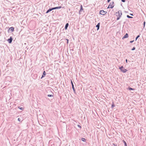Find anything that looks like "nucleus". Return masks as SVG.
Returning <instances> with one entry per match:
<instances>
[{"label": "nucleus", "mask_w": 146, "mask_h": 146, "mask_svg": "<svg viewBox=\"0 0 146 146\" xmlns=\"http://www.w3.org/2000/svg\"><path fill=\"white\" fill-rule=\"evenodd\" d=\"M18 120L19 121H21V119L19 118H18Z\"/></svg>", "instance_id": "obj_24"}, {"label": "nucleus", "mask_w": 146, "mask_h": 146, "mask_svg": "<svg viewBox=\"0 0 146 146\" xmlns=\"http://www.w3.org/2000/svg\"><path fill=\"white\" fill-rule=\"evenodd\" d=\"M135 49V47H133L132 49V50H134Z\"/></svg>", "instance_id": "obj_23"}, {"label": "nucleus", "mask_w": 146, "mask_h": 146, "mask_svg": "<svg viewBox=\"0 0 146 146\" xmlns=\"http://www.w3.org/2000/svg\"><path fill=\"white\" fill-rule=\"evenodd\" d=\"M72 89H73V90L74 91V92H75V89H74V85H73V84H72Z\"/></svg>", "instance_id": "obj_15"}, {"label": "nucleus", "mask_w": 146, "mask_h": 146, "mask_svg": "<svg viewBox=\"0 0 146 146\" xmlns=\"http://www.w3.org/2000/svg\"><path fill=\"white\" fill-rule=\"evenodd\" d=\"M80 7H81V9H80V11L83 10V8L82 6V5H81Z\"/></svg>", "instance_id": "obj_17"}, {"label": "nucleus", "mask_w": 146, "mask_h": 146, "mask_svg": "<svg viewBox=\"0 0 146 146\" xmlns=\"http://www.w3.org/2000/svg\"><path fill=\"white\" fill-rule=\"evenodd\" d=\"M81 139L82 141H84V142L86 141V139L85 138H82Z\"/></svg>", "instance_id": "obj_13"}, {"label": "nucleus", "mask_w": 146, "mask_h": 146, "mask_svg": "<svg viewBox=\"0 0 146 146\" xmlns=\"http://www.w3.org/2000/svg\"><path fill=\"white\" fill-rule=\"evenodd\" d=\"M123 141L124 143L125 146H127V143H126V142L125 141H124V140H123Z\"/></svg>", "instance_id": "obj_14"}, {"label": "nucleus", "mask_w": 146, "mask_h": 146, "mask_svg": "<svg viewBox=\"0 0 146 146\" xmlns=\"http://www.w3.org/2000/svg\"><path fill=\"white\" fill-rule=\"evenodd\" d=\"M48 96L49 97H52L53 96L52 95H48Z\"/></svg>", "instance_id": "obj_16"}, {"label": "nucleus", "mask_w": 146, "mask_h": 146, "mask_svg": "<svg viewBox=\"0 0 146 146\" xmlns=\"http://www.w3.org/2000/svg\"><path fill=\"white\" fill-rule=\"evenodd\" d=\"M13 40V38L12 37H11L9 39H8L7 41L9 43H11Z\"/></svg>", "instance_id": "obj_6"}, {"label": "nucleus", "mask_w": 146, "mask_h": 146, "mask_svg": "<svg viewBox=\"0 0 146 146\" xmlns=\"http://www.w3.org/2000/svg\"><path fill=\"white\" fill-rule=\"evenodd\" d=\"M119 69H120L121 71L123 73H125L127 71V70L125 69L123 66H121V67H119Z\"/></svg>", "instance_id": "obj_3"}, {"label": "nucleus", "mask_w": 146, "mask_h": 146, "mask_svg": "<svg viewBox=\"0 0 146 146\" xmlns=\"http://www.w3.org/2000/svg\"><path fill=\"white\" fill-rule=\"evenodd\" d=\"M19 108L21 110H23V108L20 107H19Z\"/></svg>", "instance_id": "obj_19"}, {"label": "nucleus", "mask_w": 146, "mask_h": 146, "mask_svg": "<svg viewBox=\"0 0 146 146\" xmlns=\"http://www.w3.org/2000/svg\"><path fill=\"white\" fill-rule=\"evenodd\" d=\"M113 4L114 3L113 2H112V3H111L108 6V8H113Z\"/></svg>", "instance_id": "obj_4"}, {"label": "nucleus", "mask_w": 146, "mask_h": 146, "mask_svg": "<svg viewBox=\"0 0 146 146\" xmlns=\"http://www.w3.org/2000/svg\"><path fill=\"white\" fill-rule=\"evenodd\" d=\"M133 41H134V40L131 41H130V43H132V42H133Z\"/></svg>", "instance_id": "obj_28"}, {"label": "nucleus", "mask_w": 146, "mask_h": 146, "mask_svg": "<svg viewBox=\"0 0 146 146\" xmlns=\"http://www.w3.org/2000/svg\"><path fill=\"white\" fill-rule=\"evenodd\" d=\"M121 1H122L123 2H125V0H121Z\"/></svg>", "instance_id": "obj_27"}, {"label": "nucleus", "mask_w": 146, "mask_h": 146, "mask_svg": "<svg viewBox=\"0 0 146 146\" xmlns=\"http://www.w3.org/2000/svg\"><path fill=\"white\" fill-rule=\"evenodd\" d=\"M14 28L13 27H10L9 29V30H11V31L12 32H13L14 31Z\"/></svg>", "instance_id": "obj_8"}, {"label": "nucleus", "mask_w": 146, "mask_h": 146, "mask_svg": "<svg viewBox=\"0 0 146 146\" xmlns=\"http://www.w3.org/2000/svg\"><path fill=\"white\" fill-rule=\"evenodd\" d=\"M66 40H67V43L68 44V39H66Z\"/></svg>", "instance_id": "obj_25"}, {"label": "nucleus", "mask_w": 146, "mask_h": 146, "mask_svg": "<svg viewBox=\"0 0 146 146\" xmlns=\"http://www.w3.org/2000/svg\"><path fill=\"white\" fill-rule=\"evenodd\" d=\"M62 7L61 6H59L58 7H56L54 8H52L51 9H50L49 10H48L46 12V13H48L50 12V11H51L52 10L55 9H58L61 8Z\"/></svg>", "instance_id": "obj_1"}, {"label": "nucleus", "mask_w": 146, "mask_h": 146, "mask_svg": "<svg viewBox=\"0 0 146 146\" xmlns=\"http://www.w3.org/2000/svg\"><path fill=\"white\" fill-rule=\"evenodd\" d=\"M115 106L114 103L113 102L112 103V105H111V107L112 108H113Z\"/></svg>", "instance_id": "obj_12"}, {"label": "nucleus", "mask_w": 146, "mask_h": 146, "mask_svg": "<svg viewBox=\"0 0 146 146\" xmlns=\"http://www.w3.org/2000/svg\"><path fill=\"white\" fill-rule=\"evenodd\" d=\"M107 13V12L104 11L103 10H102L100 11V13L101 15H104L106 14Z\"/></svg>", "instance_id": "obj_5"}, {"label": "nucleus", "mask_w": 146, "mask_h": 146, "mask_svg": "<svg viewBox=\"0 0 146 146\" xmlns=\"http://www.w3.org/2000/svg\"><path fill=\"white\" fill-rule=\"evenodd\" d=\"M116 14H117V16H118L117 19L118 20L119 19L120 17H121L122 15L121 12V11H119L116 13Z\"/></svg>", "instance_id": "obj_2"}, {"label": "nucleus", "mask_w": 146, "mask_h": 146, "mask_svg": "<svg viewBox=\"0 0 146 146\" xmlns=\"http://www.w3.org/2000/svg\"><path fill=\"white\" fill-rule=\"evenodd\" d=\"M129 90H134V89H133V88H129Z\"/></svg>", "instance_id": "obj_18"}, {"label": "nucleus", "mask_w": 146, "mask_h": 146, "mask_svg": "<svg viewBox=\"0 0 146 146\" xmlns=\"http://www.w3.org/2000/svg\"><path fill=\"white\" fill-rule=\"evenodd\" d=\"M68 23H67L66 25V26H65V29H67V27H68Z\"/></svg>", "instance_id": "obj_11"}, {"label": "nucleus", "mask_w": 146, "mask_h": 146, "mask_svg": "<svg viewBox=\"0 0 146 146\" xmlns=\"http://www.w3.org/2000/svg\"><path fill=\"white\" fill-rule=\"evenodd\" d=\"M127 17L128 18H132V17H130L129 16V15H127Z\"/></svg>", "instance_id": "obj_20"}, {"label": "nucleus", "mask_w": 146, "mask_h": 146, "mask_svg": "<svg viewBox=\"0 0 146 146\" xmlns=\"http://www.w3.org/2000/svg\"><path fill=\"white\" fill-rule=\"evenodd\" d=\"M46 74V73L45 71H44L43 73V75L41 77V78H42L43 77H44L45 76Z\"/></svg>", "instance_id": "obj_9"}, {"label": "nucleus", "mask_w": 146, "mask_h": 146, "mask_svg": "<svg viewBox=\"0 0 146 146\" xmlns=\"http://www.w3.org/2000/svg\"><path fill=\"white\" fill-rule=\"evenodd\" d=\"M126 63H127V59H126Z\"/></svg>", "instance_id": "obj_30"}, {"label": "nucleus", "mask_w": 146, "mask_h": 146, "mask_svg": "<svg viewBox=\"0 0 146 146\" xmlns=\"http://www.w3.org/2000/svg\"><path fill=\"white\" fill-rule=\"evenodd\" d=\"M145 21H144V22L143 23V25H144L143 27H144V28L145 27Z\"/></svg>", "instance_id": "obj_21"}, {"label": "nucleus", "mask_w": 146, "mask_h": 146, "mask_svg": "<svg viewBox=\"0 0 146 146\" xmlns=\"http://www.w3.org/2000/svg\"><path fill=\"white\" fill-rule=\"evenodd\" d=\"M128 34L127 33H126L125 35H124V36L122 38V39H123L125 38H128Z\"/></svg>", "instance_id": "obj_7"}, {"label": "nucleus", "mask_w": 146, "mask_h": 146, "mask_svg": "<svg viewBox=\"0 0 146 146\" xmlns=\"http://www.w3.org/2000/svg\"><path fill=\"white\" fill-rule=\"evenodd\" d=\"M139 37V35H138L136 38V40Z\"/></svg>", "instance_id": "obj_22"}, {"label": "nucleus", "mask_w": 146, "mask_h": 146, "mask_svg": "<svg viewBox=\"0 0 146 146\" xmlns=\"http://www.w3.org/2000/svg\"><path fill=\"white\" fill-rule=\"evenodd\" d=\"M100 25V23H99L96 26V27H97V30H98L99 29Z\"/></svg>", "instance_id": "obj_10"}, {"label": "nucleus", "mask_w": 146, "mask_h": 146, "mask_svg": "<svg viewBox=\"0 0 146 146\" xmlns=\"http://www.w3.org/2000/svg\"><path fill=\"white\" fill-rule=\"evenodd\" d=\"M71 84H72H72H73V83H72V80H71Z\"/></svg>", "instance_id": "obj_29"}, {"label": "nucleus", "mask_w": 146, "mask_h": 146, "mask_svg": "<svg viewBox=\"0 0 146 146\" xmlns=\"http://www.w3.org/2000/svg\"><path fill=\"white\" fill-rule=\"evenodd\" d=\"M78 127H80V128H81V127L80 125H78Z\"/></svg>", "instance_id": "obj_26"}]
</instances>
